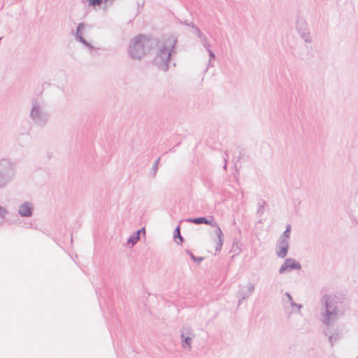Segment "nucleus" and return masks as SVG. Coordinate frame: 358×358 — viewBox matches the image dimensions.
<instances>
[{
  "label": "nucleus",
  "instance_id": "obj_1",
  "mask_svg": "<svg viewBox=\"0 0 358 358\" xmlns=\"http://www.w3.org/2000/svg\"><path fill=\"white\" fill-rule=\"evenodd\" d=\"M321 303L324 307L321 313V321L327 327L324 330V334L328 336L329 341L333 346L341 338V335L338 330L332 332L329 327L345 315L348 308V303L340 293L324 294Z\"/></svg>",
  "mask_w": 358,
  "mask_h": 358
},
{
  "label": "nucleus",
  "instance_id": "obj_2",
  "mask_svg": "<svg viewBox=\"0 0 358 358\" xmlns=\"http://www.w3.org/2000/svg\"><path fill=\"white\" fill-rule=\"evenodd\" d=\"M178 38L174 35L167 36L162 41L156 57L154 59L155 64L164 71L169 69V62L176 53V45Z\"/></svg>",
  "mask_w": 358,
  "mask_h": 358
},
{
  "label": "nucleus",
  "instance_id": "obj_3",
  "mask_svg": "<svg viewBox=\"0 0 358 358\" xmlns=\"http://www.w3.org/2000/svg\"><path fill=\"white\" fill-rule=\"evenodd\" d=\"M15 176V165L8 159H0V189L10 183Z\"/></svg>",
  "mask_w": 358,
  "mask_h": 358
},
{
  "label": "nucleus",
  "instance_id": "obj_4",
  "mask_svg": "<svg viewBox=\"0 0 358 358\" xmlns=\"http://www.w3.org/2000/svg\"><path fill=\"white\" fill-rule=\"evenodd\" d=\"M150 40L144 35L140 34L131 41L129 53L131 58L141 59L146 53L145 45Z\"/></svg>",
  "mask_w": 358,
  "mask_h": 358
},
{
  "label": "nucleus",
  "instance_id": "obj_5",
  "mask_svg": "<svg viewBox=\"0 0 358 358\" xmlns=\"http://www.w3.org/2000/svg\"><path fill=\"white\" fill-rule=\"evenodd\" d=\"M30 117L34 124L40 127H43L48 122L49 115L41 106L37 100H34L30 112Z\"/></svg>",
  "mask_w": 358,
  "mask_h": 358
},
{
  "label": "nucleus",
  "instance_id": "obj_6",
  "mask_svg": "<svg viewBox=\"0 0 358 358\" xmlns=\"http://www.w3.org/2000/svg\"><path fill=\"white\" fill-rule=\"evenodd\" d=\"M301 268V265L298 261L292 258H287L280 267L278 272L280 274H283L286 272L298 271Z\"/></svg>",
  "mask_w": 358,
  "mask_h": 358
},
{
  "label": "nucleus",
  "instance_id": "obj_7",
  "mask_svg": "<svg viewBox=\"0 0 358 358\" xmlns=\"http://www.w3.org/2000/svg\"><path fill=\"white\" fill-rule=\"evenodd\" d=\"M255 291V285L249 282L246 286L242 287L239 289L237 296L239 298L238 299V306L241 304L242 301L246 300L248 299Z\"/></svg>",
  "mask_w": 358,
  "mask_h": 358
},
{
  "label": "nucleus",
  "instance_id": "obj_8",
  "mask_svg": "<svg viewBox=\"0 0 358 358\" xmlns=\"http://www.w3.org/2000/svg\"><path fill=\"white\" fill-rule=\"evenodd\" d=\"M289 248V240L279 238L276 244V255L280 258H285L288 253Z\"/></svg>",
  "mask_w": 358,
  "mask_h": 358
},
{
  "label": "nucleus",
  "instance_id": "obj_9",
  "mask_svg": "<svg viewBox=\"0 0 358 358\" xmlns=\"http://www.w3.org/2000/svg\"><path fill=\"white\" fill-rule=\"evenodd\" d=\"M34 206L30 201H25L20 205L17 210L21 217H31L34 214Z\"/></svg>",
  "mask_w": 358,
  "mask_h": 358
},
{
  "label": "nucleus",
  "instance_id": "obj_10",
  "mask_svg": "<svg viewBox=\"0 0 358 358\" xmlns=\"http://www.w3.org/2000/svg\"><path fill=\"white\" fill-rule=\"evenodd\" d=\"M186 222L193 223L195 224H205L210 226H215L213 216L189 217L185 220Z\"/></svg>",
  "mask_w": 358,
  "mask_h": 358
},
{
  "label": "nucleus",
  "instance_id": "obj_11",
  "mask_svg": "<svg viewBox=\"0 0 358 358\" xmlns=\"http://www.w3.org/2000/svg\"><path fill=\"white\" fill-rule=\"evenodd\" d=\"M194 334L189 329H184L181 333L182 345L184 348L191 349Z\"/></svg>",
  "mask_w": 358,
  "mask_h": 358
},
{
  "label": "nucleus",
  "instance_id": "obj_12",
  "mask_svg": "<svg viewBox=\"0 0 358 358\" xmlns=\"http://www.w3.org/2000/svg\"><path fill=\"white\" fill-rule=\"evenodd\" d=\"M311 50V46L303 44V45L299 47L297 50V57L300 59L303 60L309 59Z\"/></svg>",
  "mask_w": 358,
  "mask_h": 358
},
{
  "label": "nucleus",
  "instance_id": "obj_13",
  "mask_svg": "<svg viewBox=\"0 0 358 358\" xmlns=\"http://www.w3.org/2000/svg\"><path fill=\"white\" fill-rule=\"evenodd\" d=\"M115 0H81L83 3H87L90 6H99L101 3H107L110 2L112 3Z\"/></svg>",
  "mask_w": 358,
  "mask_h": 358
},
{
  "label": "nucleus",
  "instance_id": "obj_14",
  "mask_svg": "<svg viewBox=\"0 0 358 358\" xmlns=\"http://www.w3.org/2000/svg\"><path fill=\"white\" fill-rule=\"evenodd\" d=\"M173 238H174L176 242L179 245H181L182 243V242L184 241V238L180 234V227L179 225L177 226L176 227V229H174Z\"/></svg>",
  "mask_w": 358,
  "mask_h": 358
},
{
  "label": "nucleus",
  "instance_id": "obj_15",
  "mask_svg": "<svg viewBox=\"0 0 358 358\" xmlns=\"http://www.w3.org/2000/svg\"><path fill=\"white\" fill-rule=\"evenodd\" d=\"M140 238V235L138 233L135 231L133 234H131L127 241V243L128 245H130L133 247L137 242L138 241Z\"/></svg>",
  "mask_w": 358,
  "mask_h": 358
},
{
  "label": "nucleus",
  "instance_id": "obj_16",
  "mask_svg": "<svg viewBox=\"0 0 358 358\" xmlns=\"http://www.w3.org/2000/svg\"><path fill=\"white\" fill-rule=\"evenodd\" d=\"M289 305L292 306V310L290 313H289V315L292 313L301 314V309L303 308V306L301 303H297L294 301H292Z\"/></svg>",
  "mask_w": 358,
  "mask_h": 358
},
{
  "label": "nucleus",
  "instance_id": "obj_17",
  "mask_svg": "<svg viewBox=\"0 0 358 358\" xmlns=\"http://www.w3.org/2000/svg\"><path fill=\"white\" fill-rule=\"evenodd\" d=\"M76 41L83 44L85 47H87L90 50H94L95 48L94 47L89 43L83 36H79L77 37Z\"/></svg>",
  "mask_w": 358,
  "mask_h": 358
},
{
  "label": "nucleus",
  "instance_id": "obj_18",
  "mask_svg": "<svg viewBox=\"0 0 358 358\" xmlns=\"http://www.w3.org/2000/svg\"><path fill=\"white\" fill-rule=\"evenodd\" d=\"M296 28L299 34L306 31V24L303 19H298L296 23Z\"/></svg>",
  "mask_w": 358,
  "mask_h": 358
},
{
  "label": "nucleus",
  "instance_id": "obj_19",
  "mask_svg": "<svg viewBox=\"0 0 358 358\" xmlns=\"http://www.w3.org/2000/svg\"><path fill=\"white\" fill-rule=\"evenodd\" d=\"M292 301H294V300H293V298H292L291 294L288 292H285L284 294V297L282 299L283 307L285 308H286L287 305L290 304V302H292Z\"/></svg>",
  "mask_w": 358,
  "mask_h": 358
},
{
  "label": "nucleus",
  "instance_id": "obj_20",
  "mask_svg": "<svg viewBox=\"0 0 358 358\" xmlns=\"http://www.w3.org/2000/svg\"><path fill=\"white\" fill-rule=\"evenodd\" d=\"M292 227L290 224H287L285 227V230L282 232V234L280 236L279 238H282L284 239L289 240L290 237Z\"/></svg>",
  "mask_w": 358,
  "mask_h": 358
},
{
  "label": "nucleus",
  "instance_id": "obj_21",
  "mask_svg": "<svg viewBox=\"0 0 358 358\" xmlns=\"http://www.w3.org/2000/svg\"><path fill=\"white\" fill-rule=\"evenodd\" d=\"M186 253L190 257V258L196 263L200 264L203 260V257H196L189 250H186Z\"/></svg>",
  "mask_w": 358,
  "mask_h": 358
},
{
  "label": "nucleus",
  "instance_id": "obj_22",
  "mask_svg": "<svg viewBox=\"0 0 358 358\" xmlns=\"http://www.w3.org/2000/svg\"><path fill=\"white\" fill-rule=\"evenodd\" d=\"M241 244L240 243V242H238V241L234 242V244H233V246L231 248V252H234L236 255H238L241 252Z\"/></svg>",
  "mask_w": 358,
  "mask_h": 358
},
{
  "label": "nucleus",
  "instance_id": "obj_23",
  "mask_svg": "<svg viewBox=\"0 0 358 358\" xmlns=\"http://www.w3.org/2000/svg\"><path fill=\"white\" fill-rule=\"evenodd\" d=\"M266 206V201H262V203H259V206L257 210V215L259 217H262L264 212V206Z\"/></svg>",
  "mask_w": 358,
  "mask_h": 358
},
{
  "label": "nucleus",
  "instance_id": "obj_24",
  "mask_svg": "<svg viewBox=\"0 0 358 358\" xmlns=\"http://www.w3.org/2000/svg\"><path fill=\"white\" fill-rule=\"evenodd\" d=\"M160 161V157H158L154 162L152 167V177H155L157 170H158V164Z\"/></svg>",
  "mask_w": 358,
  "mask_h": 358
},
{
  "label": "nucleus",
  "instance_id": "obj_25",
  "mask_svg": "<svg viewBox=\"0 0 358 358\" xmlns=\"http://www.w3.org/2000/svg\"><path fill=\"white\" fill-rule=\"evenodd\" d=\"M211 227L215 228V234H216V236H217L218 238H224V234L222 233V231L217 222H216L215 226H211Z\"/></svg>",
  "mask_w": 358,
  "mask_h": 358
},
{
  "label": "nucleus",
  "instance_id": "obj_26",
  "mask_svg": "<svg viewBox=\"0 0 358 358\" xmlns=\"http://www.w3.org/2000/svg\"><path fill=\"white\" fill-rule=\"evenodd\" d=\"M300 35H301L302 39L306 43H310L311 42V37H310V35L309 32L303 31V32L300 33Z\"/></svg>",
  "mask_w": 358,
  "mask_h": 358
},
{
  "label": "nucleus",
  "instance_id": "obj_27",
  "mask_svg": "<svg viewBox=\"0 0 358 358\" xmlns=\"http://www.w3.org/2000/svg\"><path fill=\"white\" fill-rule=\"evenodd\" d=\"M84 29V23L81 22L79 23L78 25L76 27V39H77V37L79 36H82V31Z\"/></svg>",
  "mask_w": 358,
  "mask_h": 358
},
{
  "label": "nucleus",
  "instance_id": "obj_28",
  "mask_svg": "<svg viewBox=\"0 0 358 358\" xmlns=\"http://www.w3.org/2000/svg\"><path fill=\"white\" fill-rule=\"evenodd\" d=\"M8 214V210L5 207L0 205V219H5Z\"/></svg>",
  "mask_w": 358,
  "mask_h": 358
},
{
  "label": "nucleus",
  "instance_id": "obj_29",
  "mask_svg": "<svg viewBox=\"0 0 358 358\" xmlns=\"http://www.w3.org/2000/svg\"><path fill=\"white\" fill-rule=\"evenodd\" d=\"M223 243H224V238H219L218 242L217 243L216 246H215L216 252H220L222 250Z\"/></svg>",
  "mask_w": 358,
  "mask_h": 358
},
{
  "label": "nucleus",
  "instance_id": "obj_30",
  "mask_svg": "<svg viewBox=\"0 0 358 358\" xmlns=\"http://www.w3.org/2000/svg\"><path fill=\"white\" fill-rule=\"evenodd\" d=\"M203 46L206 48V50H208L210 48V44L208 43L207 38L204 36L203 38L201 39Z\"/></svg>",
  "mask_w": 358,
  "mask_h": 358
},
{
  "label": "nucleus",
  "instance_id": "obj_31",
  "mask_svg": "<svg viewBox=\"0 0 358 358\" xmlns=\"http://www.w3.org/2000/svg\"><path fill=\"white\" fill-rule=\"evenodd\" d=\"M194 34L200 39H202L203 36H204L198 27L194 29Z\"/></svg>",
  "mask_w": 358,
  "mask_h": 358
},
{
  "label": "nucleus",
  "instance_id": "obj_32",
  "mask_svg": "<svg viewBox=\"0 0 358 358\" xmlns=\"http://www.w3.org/2000/svg\"><path fill=\"white\" fill-rule=\"evenodd\" d=\"M207 52H208V55H209V57H210V61L211 59H215V53L210 49L207 50Z\"/></svg>",
  "mask_w": 358,
  "mask_h": 358
},
{
  "label": "nucleus",
  "instance_id": "obj_33",
  "mask_svg": "<svg viewBox=\"0 0 358 358\" xmlns=\"http://www.w3.org/2000/svg\"><path fill=\"white\" fill-rule=\"evenodd\" d=\"M137 233H138L139 235H141V234H145V227H142L141 229H138L136 231Z\"/></svg>",
  "mask_w": 358,
  "mask_h": 358
},
{
  "label": "nucleus",
  "instance_id": "obj_34",
  "mask_svg": "<svg viewBox=\"0 0 358 358\" xmlns=\"http://www.w3.org/2000/svg\"><path fill=\"white\" fill-rule=\"evenodd\" d=\"M188 27H192L193 29H194L195 27H197V26L194 23H193V22H189L188 24Z\"/></svg>",
  "mask_w": 358,
  "mask_h": 358
},
{
  "label": "nucleus",
  "instance_id": "obj_35",
  "mask_svg": "<svg viewBox=\"0 0 358 358\" xmlns=\"http://www.w3.org/2000/svg\"><path fill=\"white\" fill-rule=\"evenodd\" d=\"M180 23H181V24H185V25H186V26H188V24H189V22H188V20H185L184 22L180 21Z\"/></svg>",
  "mask_w": 358,
  "mask_h": 358
},
{
  "label": "nucleus",
  "instance_id": "obj_36",
  "mask_svg": "<svg viewBox=\"0 0 358 358\" xmlns=\"http://www.w3.org/2000/svg\"><path fill=\"white\" fill-rule=\"evenodd\" d=\"M224 161H225V164L224 165L223 168L224 169H227V159L224 158Z\"/></svg>",
  "mask_w": 358,
  "mask_h": 358
},
{
  "label": "nucleus",
  "instance_id": "obj_37",
  "mask_svg": "<svg viewBox=\"0 0 358 358\" xmlns=\"http://www.w3.org/2000/svg\"><path fill=\"white\" fill-rule=\"evenodd\" d=\"M174 151H175V150H174V148H171V149L169 150V152H174Z\"/></svg>",
  "mask_w": 358,
  "mask_h": 358
},
{
  "label": "nucleus",
  "instance_id": "obj_38",
  "mask_svg": "<svg viewBox=\"0 0 358 358\" xmlns=\"http://www.w3.org/2000/svg\"><path fill=\"white\" fill-rule=\"evenodd\" d=\"M96 292L97 294H100V293L98 292V290H96Z\"/></svg>",
  "mask_w": 358,
  "mask_h": 358
}]
</instances>
